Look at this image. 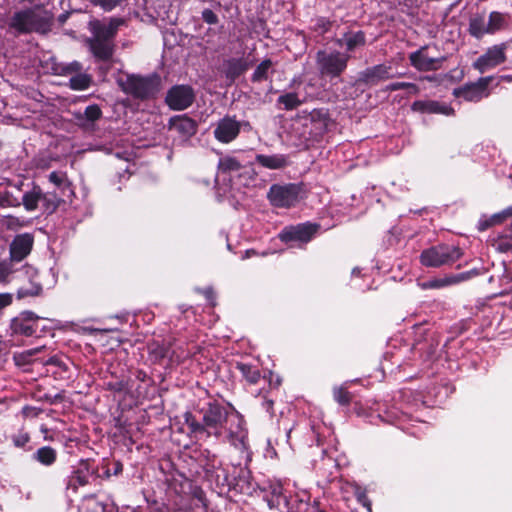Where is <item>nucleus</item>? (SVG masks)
I'll list each match as a JSON object with an SVG mask.
<instances>
[{"instance_id":"cd10ccee","label":"nucleus","mask_w":512,"mask_h":512,"mask_svg":"<svg viewBox=\"0 0 512 512\" xmlns=\"http://www.w3.org/2000/svg\"><path fill=\"white\" fill-rule=\"evenodd\" d=\"M34 458L45 466L52 465L57 459L56 450L50 446L39 448L34 454Z\"/></svg>"},{"instance_id":"9b49d317","label":"nucleus","mask_w":512,"mask_h":512,"mask_svg":"<svg viewBox=\"0 0 512 512\" xmlns=\"http://www.w3.org/2000/svg\"><path fill=\"white\" fill-rule=\"evenodd\" d=\"M203 422L197 421L196 418H184V426L180 428L181 432L187 433L190 437H202L206 434H211L208 428H216L218 425H222V418H202ZM227 424L228 418H223Z\"/></svg>"},{"instance_id":"f257e3e1","label":"nucleus","mask_w":512,"mask_h":512,"mask_svg":"<svg viewBox=\"0 0 512 512\" xmlns=\"http://www.w3.org/2000/svg\"><path fill=\"white\" fill-rule=\"evenodd\" d=\"M231 493L235 496H261L271 511L285 512L288 509V500L280 483H270L267 487H261L253 481L250 471L243 468L233 467Z\"/></svg>"},{"instance_id":"a19ab883","label":"nucleus","mask_w":512,"mask_h":512,"mask_svg":"<svg viewBox=\"0 0 512 512\" xmlns=\"http://www.w3.org/2000/svg\"><path fill=\"white\" fill-rule=\"evenodd\" d=\"M128 418H112V422L115 428H117L120 434L125 435L130 433V429L127 426Z\"/></svg>"},{"instance_id":"f03ea898","label":"nucleus","mask_w":512,"mask_h":512,"mask_svg":"<svg viewBox=\"0 0 512 512\" xmlns=\"http://www.w3.org/2000/svg\"><path fill=\"white\" fill-rule=\"evenodd\" d=\"M123 22L122 19L111 18L108 23H103L98 20L89 23L92 37L87 40V43L95 57L101 60H107L112 56V39Z\"/></svg>"},{"instance_id":"6ab92c4d","label":"nucleus","mask_w":512,"mask_h":512,"mask_svg":"<svg viewBox=\"0 0 512 512\" xmlns=\"http://www.w3.org/2000/svg\"><path fill=\"white\" fill-rule=\"evenodd\" d=\"M318 226L312 224H303L296 227H291L283 230L280 233V238L283 241L298 240L307 242L311 239L312 235L316 233Z\"/></svg>"},{"instance_id":"864d4df0","label":"nucleus","mask_w":512,"mask_h":512,"mask_svg":"<svg viewBox=\"0 0 512 512\" xmlns=\"http://www.w3.org/2000/svg\"><path fill=\"white\" fill-rule=\"evenodd\" d=\"M193 496L195 498H197L199 501H203L204 500V492L201 488L199 487H196L194 490H193Z\"/></svg>"},{"instance_id":"ddd939ff","label":"nucleus","mask_w":512,"mask_h":512,"mask_svg":"<svg viewBox=\"0 0 512 512\" xmlns=\"http://www.w3.org/2000/svg\"><path fill=\"white\" fill-rule=\"evenodd\" d=\"M194 100V93L191 87L180 85L173 87L167 94L166 102L173 110H184Z\"/></svg>"},{"instance_id":"423d86ee","label":"nucleus","mask_w":512,"mask_h":512,"mask_svg":"<svg viewBox=\"0 0 512 512\" xmlns=\"http://www.w3.org/2000/svg\"><path fill=\"white\" fill-rule=\"evenodd\" d=\"M505 26V16L499 12L490 13L486 18L484 15H477L470 21L469 31L476 38L485 34H493Z\"/></svg>"},{"instance_id":"c9c22d12","label":"nucleus","mask_w":512,"mask_h":512,"mask_svg":"<svg viewBox=\"0 0 512 512\" xmlns=\"http://www.w3.org/2000/svg\"><path fill=\"white\" fill-rule=\"evenodd\" d=\"M238 368L240 369L242 375L250 382L256 383L260 378V372L257 369L252 368L246 364H239Z\"/></svg>"},{"instance_id":"37998d69","label":"nucleus","mask_w":512,"mask_h":512,"mask_svg":"<svg viewBox=\"0 0 512 512\" xmlns=\"http://www.w3.org/2000/svg\"><path fill=\"white\" fill-rule=\"evenodd\" d=\"M321 423L322 418H314L310 423L311 430L315 433L318 440L321 436L326 437L325 431L321 430Z\"/></svg>"},{"instance_id":"9d476101","label":"nucleus","mask_w":512,"mask_h":512,"mask_svg":"<svg viewBox=\"0 0 512 512\" xmlns=\"http://www.w3.org/2000/svg\"><path fill=\"white\" fill-rule=\"evenodd\" d=\"M493 80L492 76L479 78L476 82L454 90V95L466 101L477 102L489 96L488 86Z\"/></svg>"},{"instance_id":"09e8293b","label":"nucleus","mask_w":512,"mask_h":512,"mask_svg":"<svg viewBox=\"0 0 512 512\" xmlns=\"http://www.w3.org/2000/svg\"><path fill=\"white\" fill-rule=\"evenodd\" d=\"M506 218V216L503 215V211L496 213L492 215L489 218V225H496L502 223Z\"/></svg>"},{"instance_id":"5fc2aeb1","label":"nucleus","mask_w":512,"mask_h":512,"mask_svg":"<svg viewBox=\"0 0 512 512\" xmlns=\"http://www.w3.org/2000/svg\"><path fill=\"white\" fill-rule=\"evenodd\" d=\"M357 499L360 503H362L364 506H370V503L368 502L367 496L365 493H360L357 496Z\"/></svg>"},{"instance_id":"8fccbe9b","label":"nucleus","mask_w":512,"mask_h":512,"mask_svg":"<svg viewBox=\"0 0 512 512\" xmlns=\"http://www.w3.org/2000/svg\"><path fill=\"white\" fill-rule=\"evenodd\" d=\"M12 302V296L8 293H0V309L10 305Z\"/></svg>"},{"instance_id":"72a5a7b5","label":"nucleus","mask_w":512,"mask_h":512,"mask_svg":"<svg viewBox=\"0 0 512 512\" xmlns=\"http://www.w3.org/2000/svg\"><path fill=\"white\" fill-rule=\"evenodd\" d=\"M91 79L86 74H78L70 79V86L74 90H84L89 87Z\"/></svg>"},{"instance_id":"7c9ffc66","label":"nucleus","mask_w":512,"mask_h":512,"mask_svg":"<svg viewBox=\"0 0 512 512\" xmlns=\"http://www.w3.org/2000/svg\"><path fill=\"white\" fill-rule=\"evenodd\" d=\"M278 103L282 104L286 110H292L301 105V101L296 93H287L278 98Z\"/></svg>"},{"instance_id":"680f3d73","label":"nucleus","mask_w":512,"mask_h":512,"mask_svg":"<svg viewBox=\"0 0 512 512\" xmlns=\"http://www.w3.org/2000/svg\"><path fill=\"white\" fill-rule=\"evenodd\" d=\"M425 79H427V80H429V81H432V80L434 79V77H432V76H427V77H425Z\"/></svg>"},{"instance_id":"1a4fd4ad","label":"nucleus","mask_w":512,"mask_h":512,"mask_svg":"<svg viewBox=\"0 0 512 512\" xmlns=\"http://www.w3.org/2000/svg\"><path fill=\"white\" fill-rule=\"evenodd\" d=\"M507 45L504 43L489 47L485 53L478 57L472 64L480 73L491 70L506 61Z\"/></svg>"},{"instance_id":"412c9836","label":"nucleus","mask_w":512,"mask_h":512,"mask_svg":"<svg viewBox=\"0 0 512 512\" xmlns=\"http://www.w3.org/2000/svg\"><path fill=\"white\" fill-rule=\"evenodd\" d=\"M31 9H24L17 11L13 14L10 19L9 27L15 30L18 34H27L33 32V26L31 22Z\"/></svg>"},{"instance_id":"0eeeda50","label":"nucleus","mask_w":512,"mask_h":512,"mask_svg":"<svg viewBox=\"0 0 512 512\" xmlns=\"http://www.w3.org/2000/svg\"><path fill=\"white\" fill-rule=\"evenodd\" d=\"M349 56L339 52H323L317 54V65L322 75L338 77L346 69Z\"/></svg>"},{"instance_id":"c756f323","label":"nucleus","mask_w":512,"mask_h":512,"mask_svg":"<svg viewBox=\"0 0 512 512\" xmlns=\"http://www.w3.org/2000/svg\"><path fill=\"white\" fill-rule=\"evenodd\" d=\"M343 41L347 50L352 51L357 46L364 44L365 37L362 32L350 33L345 35Z\"/></svg>"},{"instance_id":"dca6fc26","label":"nucleus","mask_w":512,"mask_h":512,"mask_svg":"<svg viewBox=\"0 0 512 512\" xmlns=\"http://www.w3.org/2000/svg\"><path fill=\"white\" fill-rule=\"evenodd\" d=\"M409 59L411 64L419 71L437 70L445 60L443 57L435 58L429 56L427 49L424 47L411 53Z\"/></svg>"},{"instance_id":"6e6552de","label":"nucleus","mask_w":512,"mask_h":512,"mask_svg":"<svg viewBox=\"0 0 512 512\" xmlns=\"http://www.w3.org/2000/svg\"><path fill=\"white\" fill-rule=\"evenodd\" d=\"M94 475L98 476V466L95 464V461L92 459L80 460L68 477L67 489L76 492L79 487L86 486L89 483V478Z\"/></svg>"},{"instance_id":"4be33fe9","label":"nucleus","mask_w":512,"mask_h":512,"mask_svg":"<svg viewBox=\"0 0 512 512\" xmlns=\"http://www.w3.org/2000/svg\"><path fill=\"white\" fill-rule=\"evenodd\" d=\"M30 9L33 32L47 33L52 26L53 16L48 11L39 10L38 8Z\"/></svg>"},{"instance_id":"20e7f679","label":"nucleus","mask_w":512,"mask_h":512,"mask_svg":"<svg viewBox=\"0 0 512 512\" xmlns=\"http://www.w3.org/2000/svg\"><path fill=\"white\" fill-rule=\"evenodd\" d=\"M462 256L458 247L439 245L424 250L420 262L426 267H440L452 263Z\"/></svg>"},{"instance_id":"393cba45","label":"nucleus","mask_w":512,"mask_h":512,"mask_svg":"<svg viewBox=\"0 0 512 512\" xmlns=\"http://www.w3.org/2000/svg\"><path fill=\"white\" fill-rule=\"evenodd\" d=\"M412 110L422 113H440L445 115H449L453 111L451 108L440 105L436 101H415L412 104Z\"/></svg>"},{"instance_id":"4c0bfd02","label":"nucleus","mask_w":512,"mask_h":512,"mask_svg":"<svg viewBox=\"0 0 512 512\" xmlns=\"http://www.w3.org/2000/svg\"><path fill=\"white\" fill-rule=\"evenodd\" d=\"M334 399L341 405L348 404L350 401V394L344 386L334 387Z\"/></svg>"},{"instance_id":"f704fd0d","label":"nucleus","mask_w":512,"mask_h":512,"mask_svg":"<svg viewBox=\"0 0 512 512\" xmlns=\"http://www.w3.org/2000/svg\"><path fill=\"white\" fill-rule=\"evenodd\" d=\"M272 66V62L270 60L262 61L257 68L255 69L252 79L253 81H261L267 78L268 71Z\"/></svg>"},{"instance_id":"f8f14e48","label":"nucleus","mask_w":512,"mask_h":512,"mask_svg":"<svg viewBox=\"0 0 512 512\" xmlns=\"http://www.w3.org/2000/svg\"><path fill=\"white\" fill-rule=\"evenodd\" d=\"M206 476L211 483L212 489L219 496L231 493L232 473L230 474L222 467H213V469L206 468Z\"/></svg>"},{"instance_id":"e433bc0d","label":"nucleus","mask_w":512,"mask_h":512,"mask_svg":"<svg viewBox=\"0 0 512 512\" xmlns=\"http://www.w3.org/2000/svg\"><path fill=\"white\" fill-rule=\"evenodd\" d=\"M219 169L223 172L237 171L240 169V163L233 157H225L219 161Z\"/></svg>"},{"instance_id":"3c124183","label":"nucleus","mask_w":512,"mask_h":512,"mask_svg":"<svg viewBox=\"0 0 512 512\" xmlns=\"http://www.w3.org/2000/svg\"><path fill=\"white\" fill-rule=\"evenodd\" d=\"M111 475H113L111 468L105 465V466H102V473H100V471L98 470V476L94 475L93 477L108 479V478H110Z\"/></svg>"},{"instance_id":"aec40b11","label":"nucleus","mask_w":512,"mask_h":512,"mask_svg":"<svg viewBox=\"0 0 512 512\" xmlns=\"http://www.w3.org/2000/svg\"><path fill=\"white\" fill-rule=\"evenodd\" d=\"M44 201L47 203L48 209H56L59 205V200L50 202L47 200V195L44 194L39 186L34 185L31 191L24 193L22 202L27 211H34L38 207V203Z\"/></svg>"},{"instance_id":"7ed1b4c3","label":"nucleus","mask_w":512,"mask_h":512,"mask_svg":"<svg viewBox=\"0 0 512 512\" xmlns=\"http://www.w3.org/2000/svg\"><path fill=\"white\" fill-rule=\"evenodd\" d=\"M267 197L275 207L291 208L303 198V186L296 183L274 184L270 187Z\"/></svg>"},{"instance_id":"052dcab7","label":"nucleus","mask_w":512,"mask_h":512,"mask_svg":"<svg viewBox=\"0 0 512 512\" xmlns=\"http://www.w3.org/2000/svg\"><path fill=\"white\" fill-rule=\"evenodd\" d=\"M501 80L511 82L512 81V75H504L501 76Z\"/></svg>"},{"instance_id":"473e14b6","label":"nucleus","mask_w":512,"mask_h":512,"mask_svg":"<svg viewBox=\"0 0 512 512\" xmlns=\"http://www.w3.org/2000/svg\"><path fill=\"white\" fill-rule=\"evenodd\" d=\"M168 487L175 491L176 494H181L184 492V484L188 483L187 478L179 474V478L172 476L171 478L166 479Z\"/></svg>"},{"instance_id":"f3484780","label":"nucleus","mask_w":512,"mask_h":512,"mask_svg":"<svg viewBox=\"0 0 512 512\" xmlns=\"http://www.w3.org/2000/svg\"><path fill=\"white\" fill-rule=\"evenodd\" d=\"M33 236L28 233L17 235L10 244V257L12 261H22L32 250Z\"/></svg>"},{"instance_id":"a878e982","label":"nucleus","mask_w":512,"mask_h":512,"mask_svg":"<svg viewBox=\"0 0 512 512\" xmlns=\"http://www.w3.org/2000/svg\"><path fill=\"white\" fill-rule=\"evenodd\" d=\"M31 320V313H27V316L23 318H14L11 322L12 331L16 334L31 336L35 333V329L31 324Z\"/></svg>"},{"instance_id":"ea45409f","label":"nucleus","mask_w":512,"mask_h":512,"mask_svg":"<svg viewBox=\"0 0 512 512\" xmlns=\"http://www.w3.org/2000/svg\"><path fill=\"white\" fill-rule=\"evenodd\" d=\"M91 3L100 6L106 11L112 10L118 4H120L123 0H89Z\"/></svg>"},{"instance_id":"c03bdc74","label":"nucleus","mask_w":512,"mask_h":512,"mask_svg":"<svg viewBox=\"0 0 512 512\" xmlns=\"http://www.w3.org/2000/svg\"><path fill=\"white\" fill-rule=\"evenodd\" d=\"M405 88H412L415 90V84L407 83V82L391 83V84L387 85L386 91H396V90L405 89Z\"/></svg>"},{"instance_id":"2f4dec72","label":"nucleus","mask_w":512,"mask_h":512,"mask_svg":"<svg viewBox=\"0 0 512 512\" xmlns=\"http://www.w3.org/2000/svg\"><path fill=\"white\" fill-rule=\"evenodd\" d=\"M41 291V284L36 280H32L29 286H22L21 288H19L17 294L19 298H24L27 296H37L40 294Z\"/></svg>"},{"instance_id":"de8ad7c7","label":"nucleus","mask_w":512,"mask_h":512,"mask_svg":"<svg viewBox=\"0 0 512 512\" xmlns=\"http://www.w3.org/2000/svg\"><path fill=\"white\" fill-rule=\"evenodd\" d=\"M11 270L6 263H0V283L5 282Z\"/></svg>"},{"instance_id":"4468645a","label":"nucleus","mask_w":512,"mask_h":512,"mask_svg":"<svg viewBox=\"0 0 512 512\" xmlns=\"http://www.w3.org/2000/svg\"><path fill=\"white\" fill-rule=\"evenodd\" d=\"M240 127L241 124L236 119L224 117L217 123L214 136L221 143H229L238 136Z\"/></svg>"},{"instance_id":"bb28decb","label":"nucleus","mask_w":512,"mask_h":512,"mask_svg":"<svg viewBox=\"0 0 512 512\" xmlns=\"http://www.w3.org/2000/svg\"><path fill=\"white\" fill-rule=\"evenodd\" d=\"M390 77V68L384 65L375 66L364 73V80L371 84Z\"/></svg>"},{"instance_id":"b1692460","label":"nucleus","mask_w":512,"mask_h":512,"mask_svg":"<svg viewBox=\"0 0 512 512\" xmlns=\"http://www.w3.org/2000/svg\"><path fill=\"white\" fill-rule=\"evenodd\" d=\"M255 160L259 165L267 169H281L288 164V159L283 154H258Z\"/></svg>"},{"instance_id":"603ef678","label":"nucleus","mask_w":512,"mask_h":512,"mask_svg":"<svg viewBox=\"0 0 512 512\" xmlns=\"http://www.w3.org/2000/svg\"><path fill=\"white\" fill-rule=\"evenodd\" d=\"M111 470H112V474H113L114 476H118V475H120V474L122 473V471H123V464H122L120 461H114V462L112 463V468H111Z\"/></svg>"},{"instance_id":"79ce46f5","label":"nucleus","mask_w":512,"mask_h":512,"mask_svg":"<svg viewBox=\"0 0 512 512\" xmlns=\"http://www.w3.org/2000/svg\"><path fill=\"white\" fill-rule=\"evenodd\" d=\"M85 117L90 120V121H95L97 119L100 118L101 116V110L99 109L98 106L96 105H91V106H88L86 109H85Z\"/></svg>"},{"instance_id":"4d7b16f0","label":"nucleus","mask_w":512,"mask_h":512,"mask_svg":"<svg viewBox=\"0 0 512 512\" xmlns=\"http://www.w3.org/2000/svg\"><path fill=\"white\" fill-rule=\"evenodd\" d=\"M405 90L407 91L408 94H411V95H416L420 91V89L417 85H415V91L412 88H405Z\"/></svg>"},{"instance_id":"a18cd8bd","label":"nucleus","mask_w":512,"mask_h":512,"mask_svg":"<svg viewBox=\"0 0 512 512\" xmlns=\"http://www.w3.org/2000/svg\"><path fill=\"white\" fill-rule=\"evenodd\" d=\"M202 17L204 19L205 22L209 23V24H215L217 22V16L215 15V13L210 10V9H206L202 12Z\"/></svg>"},{"instance_id":"2eb2a0df","label":"nucleus","mask_w":512,"mask_h":512,"mask_svg":"<svg viewBox=\"0 0 512 512\" xmlns=\"http://www.w3.org/2000/svg\"><path fill=\"white\" fill-rule=\"evenodd\" d=\"M228 438L236 448H248V429L244 418H233L229 423Z\"/></svg>"},{"instance_id":"58836bf2","label":"nucleus","mask_w":512,"mask_h":512,"mask_svg":"<svg viewBox=\"0 0 512 512\" xmlns=\"http://www.w3.org/2000/svg\"><path fill=\"white\" fill-rule=\"evenodd\" d=\"M247 69V65L242 60H230L228 62V74L237 76Z\"/></svg>"},{"instance_id":"bf43d9fd","label":"nucleus","mask_w":512,"mask_h":512,"mask_svg":"<svg viewBox=\"0 0 512 512\" xmlns=\"http://www.w3.org/2000/svg\"><path fill=\"white\" fill-rule=\"evenodd\" d=\"M26 273L27 274H31L32 276L37 274V272L33 268H31V267H27L26 268Z\"/></svg>"},{"instance_id":"e2e57ef3","label":"nucleus","mask_w":512,"mask_h":512,"mask_svg":"<svg viewBox=\"0 0 512 512\" xmlns=\"http://www.w3.org/2000/svg\"><path fill=\"white\" fill-rule=\"evenodd\" d=\"M381 420H383L385 423H389L388 421H385L386 419L384 417H381Z\"/></svg>"},{"instance_id":"49530a36","label":"nucleus","mask_w":512,"mask_h":512,"mask_svg":"<svg viewBox=\"0 0 512 512\" xmlns=\"http://www.w3.org/2000/svg\"><path fill=\"white\" fill-rule=\"evenodd\" d=\"M30 440L28 434H20L18 436L13 437V442L17 447L25 446Z\"/></svg>"},{"instance_id":"c85d7f7f","label":"nucleus","mask_w":512,"mask_h":512,"mask_svg":"<svg viewBox=\"0 0 512 512\" xmlns=\"http://www.w3.org/2000/svg\"><path fill=\"white\" fill-rule=\"evenodd\" d=\"M49 181L62 191H65L66 189L70 190L71 183L64 172L54 171L50 173Z\"/></svg>"},{"instance_id":"5701e85b","label":"nucleus","mask_w":512,"mask_h":512,"mask_svg":"<svg viewBox=\"0 0 512 512\" xmlns=\"http://www.w3.org/2000/svg\"><path fill=\"white\" fill-rule=\"evenodd\" d=\"M470 275V272H465L457 275L445 276L443 278H437L424 282L421 284V287L423 289H439L465 281L470 278Z\"/></svg>"},{"instance_id":"a211bd4d","label":"nucleus","mask_w":512,"mask_h":512,"mask_svg":"<svg viewBox=\"0 0 512 512\" xmlns=\"http://www.w3.org/2000/svg\"><path fill=\"white\" fill-rule=\"evenodd\" d=\"M169 129L174 130L183 140L192 137L197 131V124L185 115L175 116L169 121Z\"/></svg>"},{"instance_id":"39448f33","label":"nucleus","mask_w":512,"mask_h":512,"mask_svg":"<svg viewBox=\"0 0 512 512\" xmlns=\"http://www.w3.org/2000/svg\"><path fill=\"white\" fill-rule=\"evenodd\" d=\"M120 85L125 93L143 99L153 96L158 91L159 78L132 75L121 81Z\"/></svg>"},{"instance_id":"13d9d810","label":"nucleus","mask_w":512,"mask_h":512,"mask_svg":"<svg viewBox=\"0 0 512 512\" xmlns=\"http://www.w3.org/2000/svg\"><path fill=\"white\" fill-rule=\"evenodd\" d=\"M503 215L506 216V218L512 217V206L504 209Z\"/></svg>"},{"instance_id":"6e6d98bb","label":"nucleus","mask_w":512,"mask_h":512,"mask_svg":"<svg viewBox=\"0 0 512 512\" xmlns=\"http://www.w3.org/2000/svg\"><path fill=\"white\" fill-rule=\"evenodd\" d=\"M491 225H489V219L488 220H485V221H481L479 223V229L480 230H485L487 229L488 227H490Z\"/></svg>"}]
</instances>
